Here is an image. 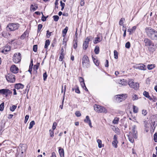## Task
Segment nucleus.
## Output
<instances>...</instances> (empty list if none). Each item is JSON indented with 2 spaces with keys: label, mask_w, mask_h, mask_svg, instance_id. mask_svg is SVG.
<instances>
[{
  "label": "nucleus",
  "mask_w": 157,
  "mask_h": 157,
  "mask_svg": "<svg viewBox=\"0 0 157 157\" xmlns=\"http://www.w3.org/2000/svg\"><path fill=\"white\" fill-rule=\"evenodd\" d=\"M145 31L147 35L152 40H157V31L150 27H146Z\"/></svg>",
  "instance_id": "1"
},
{
  "label": "nucleus",
  "mask_w": 157,
  "mask_h": 157,
  "mask_svg": "<svg viewBox=\"0 0 157 157\" xmlns=\"http://www.w3.org/2000/svg\"><path fill=\"white\" fill-rule=\"evenodd\" d=\"M82 65L83 67L86 68L90 67V60L86 55H84L82 58Z\"/></svg>",
  "instance_id": "2"
},
{
  "label": "nucleus",
  "mask_w": 157,
  "mask_h": 157,
  "mask_svg": "<svg viewBox=\"0 0 157 157\" xmlns=\"http://www.w3.org/2000/svg\"><path fill=\"white\" fill-rule=\"evenodd\" d=\"M19 27V24L18 23H9L6 27V29H8L10 31H14L17 29Z\"/></svg>",
  "instance_id": "3"
},
{
  "label": "nucleus",
  "mask_w": 157,
  "mask_h": 157,
  "mask_svg": "<svg viewBox=\"0 0 157 157\" xmlns=\"http://www.w3.org/2000/svg\"><path fill=\"white\" fill-rule=\"evenodd\" d=\"M12 92L8 89H0V94L5 95L6 98L9 95L11 94Z\"/></svg>",
  "instance_id": "4"
},
{
  "label": "nucleus",
  "mask_w": 157,
  "mask_h": 157,
  "mask_svg": "<svg viewBox=\"0 0 157 157\" xmlns=\"http://www.w3.org/2000/svg\"><path fill=\"white\" fill-rule=\"evenodd\" d=\"M13 60L14 63H19L21 61V54L18 53V54L16 53L13 56Z\"/></svg>",
  "instance_id": "5"
},
{
  "label": "nucleus",
  "mask_w": 157,
  "mask_h": 157,
  "mask_svg": "<svg viewBox=\"0 0 157 157\" xmlns=\"http://www.w3.org/2000/svg\"><path fill=\"white\" fill-rule=\"evenodd\" d=\"M6 78L8 82L11 83H13L15 82V76L12 74H9L8 75L6 76Z\"/></svg>",
  "instance_id": "6"
},
{
  "label": "nucleus",
  "mask_w": 157,
  "mask_h": 157,
  "mask_svg": "<svg viewBox=\"0 0 157 157\" xmlns=\"http://www.w3.org/2000/svg\"><path fill=\"white\" fill-rule=\"evenodd\" d=\"M116 100L119 102L124 100L127 97V95L126 94L117 95H116Z\"/></svg>",
  "instance_id": "7"
},
{
  "label": "nucleus",
  "mask_w": 157,
  "mask_h": 157,
  "mask_svg": "<svg viewBox=\"0 0 157 157\" xmlns=\"http://www.w3.org/2000/svg\"><path fill=\"white\" fill-rule=\"evenodd\" d=\"M133 67L136 69H138L141 70L145 71L146 70V66L143 63L137 64L133 66Z\"/></svg>",
  "instance_id": "8"
},
{
  "label": "nucleus",
  "mask_w": 157,
  "mask_h": 157,
  "mask_svg": "<svg viewBox=\"0 0 157 157\" xmlns=\"http://www.w3.org/2000/svg\"><path fill=\"white\" fill-rule=\"evenodd\" d=\"M18 70V68L15 65H12L10 68V71L14 74L17 73Z\"/></svg>",
  "instance_id": "9"
},
{
  "label": "nucleus",
  "mask_w": 157,
  "mask_h": 157,
  "mask_svg": "<svg viewBox=\"0 0 157 157\" xmlns=\"http://www.w3.org/2000/svg\"><path fill=\"white\" fill-rule=\"evenodd\" d=\"M84 121L85 123L88 124L90 128L92 127L91 120L88 116H86V118L84 120Z\"/></svg>",
  "instance_id": "10"
},
{
  "label": "nucleus",
  "mask_w": 157,
  "mask_h": 157,
  "mask_svg": "<svg viewBox=\"0 0 157 157\" xmlns=\"http://www.w3.org/2000/svg\"><path fill=\"white\" fill-rule=\"evenodd\" d=\"M152 41L148 38H145L144 42L145 43V46H151V43Z\"/></svg>",
  "instance_id": "11"
},
{
  "label": "nucleus",
  "mask_w": 157,
  "mask_h": 157,
  "mask_svg": "<svg viewBox=\"0 0 157 157\" xmlns=\"http://www.w3.org/2000/svg\"><path fill=\"white\" fill-rule=\"evenodd\" d=\"M24 87V85L21 83H16L15 85L14 88L17 90L22 89Z\"/></svg>",
  "instance_id": "12"
},
{
  "label": "nucleus",
  "mask_w": 157,
  "mask_h": 157,
  "mask_svg": "<svg viewBox=\"0 0 157 157\" xmlns=\"http://www.w3.org/2000/svg\"><path fill=\"white\" fill-rule=\"evenodd\" d=\"M59 152L60 157H64V152L63 148L59 147Z\"/></svg>",
  "instance_id": "13"
},
{
  "label": "nucleus",
  "mask_w": 157,
  "mask_h": 157,
  "mask_svg": "<svg viewBox=\"0 0 157 157\" xmlns=\"http://www.w3.org/2000/svg\"><path fill=\"white\" fill-rule=\"evenodd\" d=\"M66 85H64V94L63 95V98L62 101V105H61L59 106V107L62 109H63V103H64V100L65 98V93L66 92Z\"/></svg>",
  "instance_id": "14"
},
{
  "label": "nucleus",
  "mask_w": 157,
  "mask_h": 157,
  "mask_svg": "<svg viewBox=\"0 0 157 157\" xmlns=\"http://www.w3.org/2000/svg\"><path fill=\"white\" fill-rule=\"evenodd\" d=\"M87 40V41H86L85 40L84 41L83 45V48L85 50H86L88 47L89 42L90 40V39Z\"/></svg>",
  "instance_id": "15"
},
{
  "label": "nucleus",
  "mask_w": 157,
  "mask_h": 157,
  "mask_svg": "<svg viewBox=\"0 0 157 157\" xmlns=\"http://www.w3.org/2000/svg\"><path fill=\"white\" fill-rule=\"evenodd\" d=\"M38 8L37 4L34 3V5L32 4L30 6V9L31 11H35Z\"/></svg>",
  "instance_id": "16"
},
{
  "label": "nucleus",
  "mask_w": 157,
  "mask_h": 157,
  "mask_svg": "<svg viewBox=\"0 0 157 157\" xmlns=\"http://www.w3.org/2000/svg\"><path fill=\"white\" fill-rule=\"evenodd\" d=\"M143 95L146 98H148L150 100H152V98L149 95V93L148 92L146 91H144L143 93Z\"/></svg>",
  "instance_id": "17"
},
{
  "label": "nucleus",
  "mask_w": 157,
  "mask_h": 157,
  "mask_svg": "<svg viewBox=\"0 0 157 157\" xmlns=\"http://www.w3.org/2000/svg\"><path fill=\"white\" fill-rule=\"evenodd\" d=\"M27 36L28 37L29 36V33L26 31L24 32V33L21 36L20 38L21 40H23L25 37Z\"/></svg>",
  "instance_id": "18"
},
{
  "label": "nucleus",
  "mask_w": 157,
  "mask_h": 157,
  "mask_svg": "<svg viewBox=\"0 0 157 157\" xmlns=\"http://www.w3.org/2000/svg\"><path fill=\"white\" fill-rule=\"evenodd\" d=\"M99 111V113H107V109L104 107L101 106H100V109Z\"/></svg>",
  "instance_id": "19"
},
{
  "label": "nucleus",
  "mask_w": 157,
  "mask_h": 157,
  "mask_svg": "<svg viewBox=\"0 0 157 157\" xmlns=\"http://www.w3.org/2000/svg\"><path fill=\"white\" fill-rule=\"evenodd\" d=\"M73 48L74 49H76L78 46V40L77 38H75L73 41Z\"/></svg>",
  "instance_id": "20"
},
{
  "label": "nucleus",
  "mask_w": 157,
  "mask_h": 157,
  "mask_svg": "<svg viewBox=\"0 0 157 157\" xmlns=\"http://www.w3.org/2000/svg\"><path fill=\"white\" fill-rule=\"evenodd\" d=\"M134 83L133 80L132 79L129 80L128 82V84L129 86L132 88H133Z\"/></svg>",
  "instance_id": "21"
},
{
  "label": "nucleus",
  "mask_w": 157,
  "mask_h": 157,
  "mask_svg": "<svg viewBox=\"0 0 157 157\" xmlns=\"http://www.w3.org/2000/svg\"><path fill=\"white\" fill-rule=\"evenodd\" d=\"M119 84H121L123 86L126 85L127 84V81L124 79L122 80L121 79L119 82Z\"/></svg>",
  "instance_id": "22"
},
{
  "label": "nucleus",
  "mask_w": 157,
  "mask_h": 157,
  "mask_svg": "<svg viewBox=\"0 0 157 157\" xmlns=\"http://www.w3.org/2000/svg\"><path fill=\"white\" fill-rule=\"evenodd\" d=\"M94 110L97 112L99 113V111L100 109V105L95 104L94 106Z\"/></svg>",
  "instance_id": "23"
},
{
  "label": "nucleus",
  "mask_w": 157,
  "mask_h": 157,
  "mask_svg": "<svg viewBox=\"0 0 157 157\" xmlns=\"http://www.w3.org/2000/svg\"><path fill=\"white\" fill-rule=\"evenodd\" d=\"M101 40L100 39V37L98 36L97 37L95 38L94 40L93 41V42L94 44H97L100 42Z\"/></svg>",
  "instance_id": "24"
},
{
  "label": "nucleus",
  "mask_w": 157,
  "mask_h": 157,
  "mask_svg": "<svg viewBox=\"0 0 157 157\" xmlns=\"http://www.w3.org/2000/svg\"><path fill=\"white\" fill-rule=\"evenodd\" d=\"M68 30V27L67 26L62 31V34H63V36L64 37L65 36L67 31Z\"/></svg>",
  "instance_id": "25"
},
{
  "label": "nucleus",
  "mask_w": 157,
  "mask_h": 157,
  "mask_svg": "<svg viewBox=\"0 0 157 157\" xmlns=\"http://www.w3.org/2000/svg\"><path fill=\"white\" fill-rule=\"evenodd\" d=\"M92 56L93 61L95 65L97 66H98L99 64L98 60L94 58L93 55H92Z\"/></svg>",
  "instance_id": "26"
},
{
  "label": "nucleus",
  "mask_w": 157,
  "mask_h": 157,
  "mask_svg": "<svg viewBox=\"0 0 157 157\" xmlns=\"http://www.w3.org/2000/svg\"><path fill=\"white\" fill-rule=\"evenodd\" d=\"M50 40L48 39L46 40L45 42V44L44 45V48L45 49H47L48 48V46L50 45Z\"/></svg>",
  "instance_id": "27"
},
{
  "label": "nucleus",
  "mask_w": 157,
  "mask_h": 157,
  "mask_svg": "<svg viewBox=\"0 0 157 157\" xmlns=\"http://www.w3.org/2000/svg\"><path fill=\"white\" fill-rule=\"evenodd\" d=\"M7 49H4L3 50H2L1 52L2 53H6V52H7L9 51H10V46L9 45H8V46L6 47Z\"/></svg>",
  "instance_id": "28"
},
{
  "label": "nucleus",
  "mask_w": 157,
  "mask_h": 157,
  "mask_svg": "<svg viewBox=\"0 0 157 157\" xmlns=\"http://www.w3.org/2000/svg\"><path fill=\"white\" fill-rule=\"evenodd\" d=\"M100 49L99 46H96L94 49V52L96 54H98L99 53Z\"/></svg>",
  "instance_id": "29"
},
{
  "label": "nucleus",
  "mask_w": 157,
  "mask_h": 157,
  "mask_svg": "<svg viewBox=\"0 0 157 157\" xmlns=\"http://www.w3.org/2000/svg\"><path fill=\"white\" fill-rule=\"evenodd\" d=\"M71 7L69 6L66 7L65 9V12L68 13L70 12L71 10Z\"/></svg>",
  "instance_id": "30"
},
{
  "label": "nucleus",
  "mask_w": 157,
  "mask_h": 157,
  "mask_svg": "<svg viewBox=\"0 0 157 157\" xmlns=\"http://www.w3.org/2000/svg\"><path fill=\"white\" fill-rule=\"evenodd\" d=\"M155 67V64H148L147 66V69L149 70H151L153 69Z\"/></svg>",
  "instance_id": "31"
},
{
  "label": "nucleus",
  "mask_w": 157,
  "mask_h": 157,
  "mask_svg": "<svg viewBox=\"0 0 157 157\" xmlns=\"http://www.w3.org/2000/svg\"><path fill=\"white\" fill-rule=\"evenodd\" d=\"M35 124V122L34 121H32L29 124V129H31L33 127V125Z\"/></svg>",
  "instance_id": "32"
},
{
  "label": "nucleus",
  "mask_w": 157,
  "mask_h": 157,
  "mask_svg": "<svg viewBox=\"0 0 157 157\" xmlns=\"http://www.w3.org/2000/svg\"><path fill=\"white\" fill-rule=\"evenodd\" d=\"M40 63H37L36 65H35L34 66L33 68V70H37L38 69V68L40 66Z\"/></svg>",
  "instance_id": "33"
},
{
  "label": "nucleus",
  "mask_w": 157,
  "mask_h": 157,
  "mask_svg": "<svg viewBox=\"0 0 157 157\" xmlns=\"http://www.w3.org/2000/svg\"><path fill=\"white\" fill-rule=\"evenodd\" d=\"M139 87V84L138 83H134L133 88L135 90H137Z\"/></svg>",
  "instance_id": "34"
},
{
  "label": "nucleus",
  "mask_w": 157,
  "mask_h": 157,
  "mask_svg": "<svg viewBox=\"0 0 157 157\" xmlns=\"http://www.w3.org/2000/svg\"><path fill=\"white\" fill-rule=\"evenodd\" d=\"M97 142L98 144V147L99 148H101L103 146H102L101 141L100 139H98L97 140Z\"/></svg>",
  "instance_id": "35"
},
{
  "label": "nucleus",
  "mask_w": 157,
  "mask_h": 157,
  "mask_svg": "<svg viewBox=\"0 0 157 157\" xmlns=\"http://www.w3.org/2000/svg\"><path fill=\"white\" fill-rule=\"evenodd\" d=\"M136 125H134L132 127V134L136 133V132L137 131L136 130Z\"/></svg>",
  "instance_id": "36"
},
{
  "label": "nucleus",
  "mask_w": 157,
  "mask_h": 157,
  "mask_svg": "<svg viewBox=\"0 0 157 157\" xmlns=\"http://www.w3.org/2000/svg\"><path fill=\"white\" fill-rule=\"evenodd\" d=\"M119 121V118L116 117L113 121V124H117L118 123Z\"/></svg>",
  "instance_id": "37"
},
{
  "label": "nucleus",
  "mask_w": 157,
  "mask_h": 157,
  "mask_svg": "<svg viewBox=\"0 0 157 157\" xmlns=\"http://www.w3.org/2000/svg\"><path fill=\"white\" fill-rule=\"evenodd\" d=\"M133 112L135 113H136L138 112V109L136 106L133 105Z\"/></svg>",
  "instance_id": "38"
},
{
  "label": "nucleus",
  "mask_w": 157,
  "mask_h": 157,
  "mask_svg": "<svg viewBox=\"0 0 157 157\" xmlns=\"http://www.w3.org/2000/svg\"><path fill=\"white\" fill-rule=\"evenodd\" d=\"M118 52L116 50L114 51V58L115 59H117L118 58Z\"/></svg>",
  "instance_id": "39"
},
{
  "label": "nucleus",
  "mask_w": 157,
  "mask_h": 157,
  "mask_svg": "<svg viewBox=\"0 0 157 157\" xmlns=\"http://www.w3.org/2000/svg\"><path fill=\"white\" fill-rule=\"evenodd\" d=\"M4 103L3 102L0 105V111H2L4 110Z\"/></svg>",
  "instance_id": "40"
},
{
  "label": "nucleus",
  "mask_w": 157,
  "mask_h": 157,
  "mask_svg": "<svg viewBox=\"0 0 157 157\" xmlns=\"http://www.w3.org/2000/svg\"><path fill=\"white\" fill-rule=\"evenodd\" d=\"M17 107V106L16 105H13L11 107H10V110L12 112H13L16 109Z\"/></svg>",
  "instance_id": "41"
},
{
  "label": "nucleus",
  "mask_w": 157,
  "mask_h": 157,
  "mask_svg": "<svg viewBox=\"0 0 157 157\" xmlns=\"http://www.w3.org/2000/svg\"><path fill=\"white\" fill-rule=\"evenodd\" d=\"M118 143V141H113L112 142V144L113 146L115 148H117V144Z\"/></svg>",
  "instance_id": "42"
},
{
  "label": "nucleus",
  "mask_w": 157,
  "mask_h": 157,
  "mask_svg": "<svg viewBox=\"0 0 157 157\" xmlns=\"http://www.w3.org/2000/svg\"><path fill=\"white\" fill-rule=\"evenodd\" d=\"M47 77H48V75H47V72H45L44 73V74H43V80L44 81H45L46 80Z\"/></svg>",
  "instance_id": "43"
},
{
  "label": "nucleus",
  "mask_w": 157,
  "mask_h": 157,
  "mask_svg": "<svg viewBox=\"0 0 157 157\" xmlns=\"http://www.w3.org/2000/svg\"><path fill=\"white\" fill-rule=\"evenodd\" d=\"M54 130L50 129L49 131L50 133V135L51 137H53L54 136Z\"/></svg>",
  "instance_id": "44"
},
{
  "label": "nucleus",
  "mask_w": 157,
  "mask_h": 157,
  "mask_svg": "<svg viewBox=\"0 0 157 157\" xmlns=\"http://www.w3.org/2000/svg\"><path fill=\"white\" fill-rule=\"evenodd\" d=\"M154 140L155 143L157 142V132H156L153 136Z\"/></svg>",
  "instance_id": "45"
},
{
  "label": "nucleus",
  "mask_w": 157,
  "mask_h": 157,
  "mask_svg": "<svg viewBox=\"0 0 157 157\" xmlns=\"http://www.w3.org/2000/svg\"><path fill=\"white\" fill-rule=\"evenodd\" d=\"M131 44L130 42L129 41L127 42L125 44V47L126 48L129 49L130 47Z\"/></svg>",
  "instance_id": "46"
},
{
  "label": "nucleus",
  "mask_w": 157,
  "mask_h": 157,
  "mask_svg": "<svg viewBox=\"0 0 157 157\" xmlns=\"http://www.w3.org/2000/svg\"><path fill=\"white\" fill-rule=\"evenodd\" d=\"M57 40L56 38H54V40L52 42V43L51 44V46L53 47L55 46V45L56 44Z\"/></svg>",
  "instance_id": "47"
},
{
  "label": "nucleus",
  "mask_w": 157,
  "mask_h": 157,
  "mask_svg": "<svg viewBox=\"0 0 157 157\" xmlns=\"http://www.w3.org/2000/svg\"><path fill=\"white\" fill-rule=\"evenodd\" d=\"M57 125V124L56 122H54L53 123L52 126V129L53 130H55L56 128V126Z\"/></svg>",
  "instance_id": "48"
},
{
  "label": "nucleus",
  "mask_w": 157,
  "mask_h": 157,
  "mask_svg": "<svg viewBox=\"0 0 157 157\" xmlns=\"http://www.w3.org/2000/svg\"><path fill=\"white\" fill-rule=\"evenodd\" d=\"M38 46L36 44L34 45L33 47V50L34 52H36L37 51Z\"/></svg>",
  "instance_id": "49"
},
{
  "label": "nucleus",
  "mask_w": 157,
  "mask_h": 157,
  "mask_svg": "<svg viewBox=\"0 0 157 157\" xmlns=\"http://www.w3.org/2000/svg\"><path fill=\"white\" fill-rule=\"evenodd\" d=\"M41 13L42 14V16L41 17V20H47V19L48 17H49L48 15H47V16H44V15L43 14V13L42 12H41Z\"/></svg>",
  "instance_id": "50"
},
{
  "label": "nucleus",
  "mask_w": 157,
  "mask_h": 157,
  "mask_svg": "<svg viewBox=\"0 0 157 157\" xmlns=\"http://www.w3.org/2000/svg\"><path fill=\"white\" fill-rule=\"evenodd\" d=\"M42 27H43V25L42 24H40L38 25V29H37V31L38 33L40 31V30L41 29V28H42Z\"/></svg>",
  "instance_id": "51"
},
{
  "label": "nucleus",
  "mask_w": 157,
  "mask_h": 157,
  "mask_svg": "<svg viewBox=\"0 0 157 157\" xmlns=\"http://www.w3.org/2000/svg\"><path fill=\"white\" fill-rule=\"evenodd\" d=\"M5 124H4L3 125L2 124L0 125V136L2 135V129L4 128Z\"/></svg>",
  "instance_id": "52"
},
{
  "label": "nucleus",
  "mask_w": 157,
  "mask_h": 157,
  "mask_svg": "<svg viewBox=\"0 0 157 157\" xmlns=\"http://www.w3.org/2000/svg\"><path fill=\"white\" fill-rule=\"evenodd\" d=\"M148 48V50L150 52H153L155 50L154 49V48H152V47H151V46H149Z\"/></svg>",
  "instance_id": "53"
},
{
  "label": "nucleus",
  "mask_w": 157,
  "mask_h": 157,
  "mask_svg": "<svg viewBox=\"0 0 157 157\" xmlns=\"http://www.w3.org/2000/svg\"><path fill=\"white\" fill-rule=\"evenodd\" d=\"M42 12H40L39 11H36L35 12L34 14L33 15L35 17L37 18V17L36 16H35V15L39 16L41 14V13Z\"/></svg>",
  "instance_id": "54"
},
{
  "label": "nucleus",
  "mask_w": 157,
  "mask_h": 157,
  "mask_svg": "<svg viewBox=\"0 0 157 157\" xmlns=\"http://www.w3.org/2000/svg\"><path fill=\"white\" fill-rule=\"evenodd\" d=\"M129 141L132 143H133L134 142V140L133 138L130 137L129 135H128Z\"/></svg>",
  "instance_id": "55"
},
{
  "label": "nucleus",
  "mask_w": 157,
  "mask_h": 157,
  "mask_svg": "<svg viewBox=\"0 0 157 157\" xmlns=\"http://www.w3.org/2000/svg\"><path fill=\"white\" fill-rule=\"evenodd\" d=\"M75 92L79 94L80 93V90L79 89V87L78 86H76V88L75 89Z\"/></svg>",
  "instance_id": "56"
},
{
  "label": "nucleus",
  "mask_w": 157,
  "mask_h": 157,
  "mask_svg": "<svg viewBox=\"0 0 157 157\" xmlns=\"http://www.w3.org/2000/svg\"><path fill=\"white\" fill-rule=\"evenodd\" d=\"M46 36L47 38H49L51 36L52 32H50L48 30L47 31Z\"/></svg>",
  "instance_id": "57"
},
{
  "label": "nucleus",
  "mask_w": 157,
  "mask_h": 157,
  "mask_svg": "<svg viewBox=\"0 0 157 157\" xmlns=\"http://www.w3.org/2000/svg\"><path fill=\"white\" fill-rule=\"evenodd\" d=\"M75 115L77 117H79L81 116V114L79 111H77L75 112Z\"/></svg>",
  "instance_id": "58"
},
{
  "label": "nucleus",
  "mask_w": 157,
  "mask_h": 157,
  "mask_svg": "<svg viewBox=\"0 0 157 157\" xmlns=\"http://www.w3.org/2000/svg\"><path fill=\"white\" fill-rule=\"evenodd\" d=\"M29 115H27L25 116V121H24V123L25 124H26L27 123V122L29 118Z\"/></svg>",
  "instance_id": "59"
},
{
  "label": "nucleus",
  "mask_w": 157,
  "mask_h": 157,
  "mask_svg": "<svg viewBox=\"0 0 157 157\" xmlns=\"http://www.w3.org/2000/svg\"><path fill=\"white\" fill-rule=\"evenodd\" d=\"M23 145L25 146V145L24 144H20L19 145V146L22 148V150H24L25 151L26 150V148H25V147Z\"/></svg>",
  "instance_id": "60"
},
{
  "label": "nucleus",
  "mask_w": 157,
  "mask_h": 157,
  "mask_svg": "<svg viewBox=\"0 0 157 157\" xmlns=\"http://www.w3.org/2000/svg\"><path fill=\"white\" fill-rule=\"evenodd\" d=\"M138 96L136 94H134L132 97V100L134 101L138 99Z\"/></svg>",
  "instance_id": "61"
},
{
  "label": "nucleus",
  "mask_w": 157,
  "mask_h": 157,
  "mask_svg": "<svg viewBox=\"0 0 157 157\" xmlns=\"http://www.w3.org/2000/svg\"><path fill=\"white\" fill-rule=\"evenodd\" d=\"M64 56L63 55H60L59 60L60 61H63V58H64Z\"/></svg>",
  "instance_id": "62"
},
{
  "label": "nucleus",
  "mask_w": 157,
  "mask_h": 157,
  "mask_svg": "<svg viewBox=\"0 0 157 157\" xmlns=\"http://www.w3.org/2000/svg\"><path fill=\"white\" fill-rule=\"evenodd\" d=\"M1 35L2 36L4 37H6L7 36L6 33L4 31H3L1 33Z\"/></svg>",
  "instance_id": "63"
},
{
  "label": "nucleus",
  "mask_w": 157,
  "mask_h": 157,
  "mask_svg": "<svg viewBox=\"0 0 157 157\" xmlns=\"http://www.w3.org/2000/svg\"><path fill=\"white\" fill-rule=\"evenodd\" d=\"M133 136L134 138L135 139H137L138 137L137 132H136V133H133Z\"/></svg>",
  "instance_id": "64"
}]
</instances>
